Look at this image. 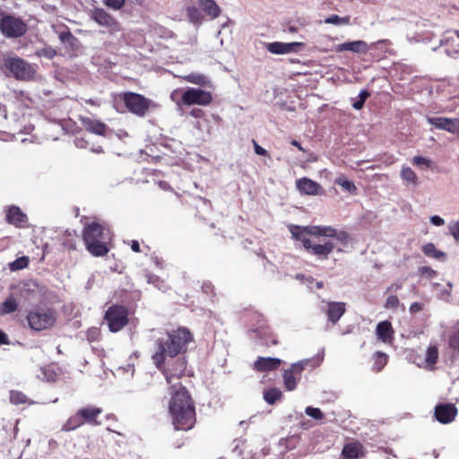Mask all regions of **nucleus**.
I'll list each match as a JSON object with an SVG mask.
<instances>
[{
  "label": "nucleus",
  "instance_id": "f704fd0d",
  "mask_svg": "<svg viewBox=\"0 0 459 459\" xmlns=\"http://www.w3.org/2000/svg\"><path fill=\"white\" fill-rule=\"evenodd\" d=\"M438 359V349L435 345H431L428 348L426 352V364L429 367L434 366Z\"/></svg>",
  "mask_w": 459,
  "mask_h": 459
},
{
  "label": "nucleus",
  "instance_id": "f03ea898",
  "mask_svg": "<svg viewBox=\"0 0 459 459\" xmlns=\"http://www.w3.org/2000/svg\"><path fill=\"white\" fill-rule=\"evenodd\" d=\"M176 430H190L196 423L195 403L186 387L173 393L169 405Z\"/></svg>",
  "mask_w": 459,
  "mask_h": 459
},
{
  "label": "nucleus",
  "instance_id": "9b49d317",
  "mask_svg": "<svg viewBox=\"0 0 459 459\" xmlns=\"http://www.w3.org/2000/svg\"><path fill=\"white\" fill-rule=\"evenodd\" d=\"M28 30L26 22L20 17L2 13L0 19V31L9 39H17L23 36Z\"/></svg>",
  "mask_w": 459,
  "mask_h": 459
},
{
  "label": "nucleus",
  "instance_id": "f257e3e1",
  "mask_svg": "<svg viewBox=\"0 0 459 459\" xmlns=\"http://www.w3.org/2000/svg\"><path fill=\"white\" fill-rule=\"evenodd\" d=\"M193 341L194 336L186 327L167 331L155 342L156 351L152 355L153 364L159 366L165 359L184 355Z\"/></svg>",
  "mask_w": 459,
  "mask_h": 459
},
{
  "label": "nucleus",
  "instance_id": "c756f323",
  "mask_svg": "<svg viewBox=\"0 0 459 459\" xmlns=\"http://www.w3.org/2000/svg\"><path fill=\"white\" fill-rule=\"evenodd\" d=\"M373 359H374V363H373L372 369L377 373V372H380L384 368V367L386 365V363L388 361V356L382 351H377L373 355Z\"/></svg>",
  "mask_w": 459,
  "mask_h": 459
},
{
  "label": "nucleus",
  "instance_id": "c9c22d12",
  "mask_svg": "<svg viewBox=\"0 0 459 459\" xmlns=\"http://www.w3.org/2000/svg\"><path fill=\"white\" fill-rule=\"evenodd\" d=\"M189 21L194 24H201L203 22V15L198 8L195 6L188 7L186 10Z\"/></svg>",
  "mask_w": 459,
  "mask_h": 459
},
{
  "label": "nucleus",
  "instance_id": "58836bf2",
  "mask_svg": "<svg viewBox=\"0 0 459 459\" xmlns=\"http://www.w3.org/2000/svg\"><path fill=\"white\" fill-rule=\"evenodd\" d=\"M335 183L341 186L344 190L351 193L356 191V186L352 181L346 179L345 178L340 177L335 180Z\"/></svg>",
  "mask_w": 459,
  "mask_h": 459
},
{
  "label": "nucleus",
  "instance_id": "0e129e2a",
  "mask_svg": "<svg viewBox=\"0 0 459 459\" xmlns=\"http://www.w3.org/2000/svg\"><path fill=\"white\" fill-rule=\"evenodd\" d=\"M402 288V284L401 283H396V284H394L391 286L390 290H398Z\"/></svg>",
  "mask_w": 459,
  "mask_h": 459
},
{
  "label": "nucleus",
  "instance_id": "4d7b16f0",
  "mask_svg": "<svg viewBox=\"0 0 459 459\" xmlns=\"http://www.w3.org/2000/svg\"><path fill=\"white\" fill-rule=\"evenodd\" d=\"M131 248L135 253H140L141 252L140 244H139V242L137 240H133L132 241Z\"/></svg>",
  "mask_w": 459,
  "mask_h": 459
},
{
  "label": "nucleus",
  "instance_id": "0eeeda50",
  "mask_svg": "<svg viewBox=\"0 0 459 459\" xmlns=\"http://www.w3.org/2000/svg\"><path fill=\"white\" fill-rule=\"evenodd\" d=\"M103 412L102 408L88 405L79 409L75 414L69 417L62 427V430L65 432L73 431L84 424L91 426H98L100 421L98 420L100 415Z\"/></svg>",
  "mask_w": 459,
  "mask_h": 459
},
{
  "label": "nucleus",
  "instance_id": "20e7f679",
  "mask_svg": "<svg viewBox=\"0 0 459 459\" xmlns=\"http://www.w3.org/2000/svg\"><path fill=\"white\" fill-rule=\"evenodd\" d=\"M82 239L86 249L94 256L106 255L109 251L108 247L109 232L98 222H91L84 226Z\"/></svg>",
  "mask_w": 459,
  "mask_h": 459
},
{
  "label": "nucleus",
  "instance_id": "4c0bfd02",
  "mask_svg": "<svg viewBox=\"0 0 459 459\" xmlns=\"http://www.w3.org/2000/svg\"><path fill=\"white\" fill-rule=\"evenodd\" d=\"M29 258L27 256H22L15 259L13 263L10 264V268L13 271L22 270L28 266Z\"/></svg>",
  "mask_w": 459,
  "mask_h": 459
},
{
  "label": "nucleus",
  "instance_id": "2eb2a0df",
  "mask_svg": "<svg viewBox=\"0 0 459 459\" xmlns=\"http://www.w3.org/2000/svg\"><path fill=\"white\" fill-rule=\"evenodd\" d=\"M428 122L437 129L446 130L452 134H459V118L429 117Z\"/></svg>",
  "mask_w": 459,
  "mask_h": 459
},
{
  "label": "nucleus",
  "instance_id": "603ef678",
  "mask_svg": "<svg viewBox=\"0 0 459 459\" xmlns=\"http://www.w3.org/2000/svg\"><path fill=\"white\" fill-rule=\"evenodd\" d=\"M430 221L436 226H442L445 223V221L437 215L432 216Z\"/></svg>",
  "mask_w": 459,
  "mask_h": 459
},
{
  "label": "nucleus",
  "instance_id": "5701e85b",
  "mask_svg": "<svg viewBox=\"0 0 459 459\" xmlns=\"http://www.w3.org/2000/svg\"><path fill=\"white\" fill-rule=\"evenodd\" d=\"M296 187L302 195H316L321 188L320 185L308 178H301L296 180Z\"/></svg>",
  "mask_w": 459,
  "mask_h": 459
},
{
  "label": "nucleus",
  "instance_id": "e433bc0d",
  "mask_svg": "<svg viewBox=\"0 0 459 459\" xmlns=\"http://www.w3.org/2000/svg\"><path fill=\"white\" fill-rule=\"evenodd\" d=\"M350 20V16L340 17L337 14H332L325 20V22L334 25H348Z\"/></svg>",
  "mask_w": 459,
  "mask_h": 459
},
{
  "label": "nucleus",
  "instance_id": "13d9d810",
  "mask_svg": "<svg viewBox=\"0 0 459 459\" xmlns=\"http://www.w3.org/2000/svg\"><path fill=\"white\" fill-rule=\"evenodd\" d=\"M190 114L195 117H201L204 115V111L200 108H193Z\"/></svg>",
  "mask_w": 459,
  "mask_h": 459
},
{
  "label": "nucleus",
  "instance_id": "5fc2aeb1",
  "mask_svg": "<svg viewBox=\"0 0 459 459\" xmlns=\"http://www.w3.org/2000/svg\"><path fill=\"white\" fill-rule=\"evenodd\" d=\"M98 334H99V331H98V329H96V328L90 329V330L88 331V333H87L88 340H90V341H94V340H96L95 335H98Z\"/></svg>",
  "mask_w": 459,
  "mask_h": 459
},
{
  "label": "nucleus",
  "instance_id": "a18cd8bd",
  "mask_svg": "<svg viewBox=\"0 0 459 459\" xmlns=\"http://www.w3.org/2000/svg\"><path fill=\"white\" fill-rule=\"evenodd\" d=\"M59 39L63 43L73 44V41L75 40V38L69 30H64L59 33Z\"/></svg>",
  "mask_w": 459,
  "mask_h": 459
},
{
  "label": "nucleus",
  "instance_id": "2f4dec72",
  "mask_svg": "<svg viewBox=\"0 0 459 459\" xmlns=\"http://www.w3.org/2000/svg\"><path fill=\"white\" fill-rule=\"evenodd\" d=\"M18 303L13 297H8L0 306V313L2 315L11 314L16 311Z\"/></svg>",
  "mask_w": 459,
  "mask_h": 459
},
{
  "label": "nucleus",
  "instance_id": "72a5a7b5",
  "mask_svg": "<svg viewBox=\"0 0 459 459\" xmlns=\"http://www.w3.org/2000/svg\"><path fill=\"white\" fill-rule=\"evenodd\" d=\"M401 177L406 182V184H412L413 186H417L419 183L418 177L416 176L415 172L409 167L403 168L401 171Z\"/></svg>",
  "mask_w": 459,
  "mask_h": 459
},
{
  "label": "nucleus",
  "instance_id": "8fccbe9b",
  "mask_svg": "<svg viewBox=\"0 0 459 459\" xmlns=\"http://www.w3.org/2000/svg\"><path fill=\"white\" fill-rule=\"evenodd\" d=\"M181 93L182 94V90L180 89H177V90H174L171 94H170V99L175 101L178 106L180 104H182L181 102V100L179 101L177 100V98L178 96V94Z\"/></svg>",
  "mask_w": 459,
  "mask_h": 459
},
{
  "label": "nucleus",
  "instance_id": "7c9ffc66",
  "mask_svg": "<svg viewBox=\"0 0 459 459\" xmlns=\"http://www.w3.org/2000/svg\"><path fill=\"white\" fill-rule=\"evenodd\" d=\"M281 396V391L276 387L269 388L264 392V399L268 404H274Z\"/></svg>",
  "mask_w": 459,
  "mask_h": 459
},
{
  "label": "nucleus",
  "instance_id": "f8f14e48",
  "mask_svg": "<svg viewBox=\"0 0 459 459\" xmlns=\"http://www.w3.org/2000/svg\"><path fill=\"white\" fill-rule=\"evenodd\" d=\"M212 101V93L200 88H188L181 94V102L186 106H208Z\"/></svg>",
  "mask_w": 459,
  "mask_h": 459
},
{
  "label": "nucleus",
  "instance_id": "de8ad7c7",
  "mask_svg": "<svg viewBox=\"0 0 459 459\" xmlns=\"http://www.w3.org/2000/svg\"><path fill=\"white\" fill-rule=\"evenodd\" d=\"M10 344V339L8 335L0 329V345H9Z\"/></svg>",
  "mask_w": 459,
  "mask_h": 459
},
{
  "label": "nucleus",
  "instance_id": "e2e57ef3",
  "mask_svg": "<svg viewBox=\"0 0 459 459\" xmlns=\"http://www.w3.org/2000/svg\"><path fill=\"white\" fill-rule=\"evenodd\" d=\"M85 102L89 103L91 105H94V106H100V102L98 100L89 99V100H86Z\"/></svg>",
  "mask_w": 459,
  "mask_h": 459
},
{
  "label": "nucleus",
  "instance_id": "ea45409f",
  "mask_svg": "<svg viewBox=\"0 0 459 459\" xmlns=\"http://www.w3.org/2000/svg\"><path fill=\"white\" fill-rule=\"evenodd\" d=\"M305 412L309 417L316 419V420H322L324 419V414L321 411L319 408H314L311 406H308L306 408Z\"/></svg>",
  "mask_w": 459,
  "mask_h": 459
},
{
  "label": "nucleus",
  "instance_id": "dca6fc26",
  "mask_svg": "<svg viewBox=\"0 0 459 459\" xmlns=\"http://www.w3.org/2000/svg\"><path fill=\"white\" fill-rule=\"evenodd\" d=\"M457 414V409L453 403L437 404L435 407V418L443 424L452 422Z\"/></svg>",
  "mask_w": 459,
  "mask_h": 459
},
{
  "label": "nucleus",
  "instance_id": "423d86ee",
  "mask_svg": "<svg viewBox=\"0 0 459 459\" xmlns=\"http://www.w3.org/2000/svg\"><path fill=\"white\" fill-rule=\"evenodd\" d=\"M118 98L127 110L138 117H144L149 112L154 111L160 107L152 100L133 91L121 92L118 94Z\"/></svg>",
  "mask_w": 459,
  "mask_h": 459
},
{
  "label": "nucleus",
  "instance_id": "6e6552de",
  "mask_svg": "<svg viewBox=\"0 0 459 459\" xmlns=\"http://www.w3.org/2000/svg\"><path fill=\"white\" fill-rule=\"evenodd\" d=\"M103 320L111 333H117L128 325L129 310L124 305L113 304L106 310Z\"/></svg>",
  "mask_w": 459,
  "mask_h": 459
},
{
  "label": "nucleus",
  "instance_id": "4be33fe9",
  "mask_svg": "<svg viewBox=\"0 0 459 459\" xmlns=\"http://www.w3.org/2000/svg\"><path fill=\"white\" fill-rule=\"evenodd\" d=\"M335 248V245L332 241H326L324 244H310V247L307 248V251L316 255L318 259L327 260L329 258V255Z\"/></svg>",
  "mask_w": 459,
  "mask_h": 459
},
{
  "label": "nucleus",
  "instance_id": "ddd939ff",
  "mask_svg": "<svg viewBox=\"0 0 459 459\" xmlns=\"http://www.w3.org/2000/svg\"><path fill=\"white\" fill-rule=\"evenodd\" d=\"M311 359H302L291 364L290 368L283 372V384L288 391H293L301 377L304 369L310 364Z\"/></svg>",
  "mask_w": 459,
  "mask_h": 459
},
{
  "label": "nucleus",
  "instance_id": "79ce46f5",
  "mask_svg": "<svg viewBox=\"0 0 459 459\" xmlns=\"http://www.w3.org/2000/svg\"><path fill=\"white\" fill-rule=\"evenodd\" d=\"M103 3L113 10H120L125 5L126 0H103Z\"/></svg>",
  "mask_w": 459,
  "mask_h": 459
},
{
  "label": "nucleus",
  "instance_id": "052dcab7",
  "mask_svg": "<svg viewBox=\"0 0 459 459\" xmlns=\"http://www.w3.org/2000/svg\"><path fill=\"white\" fill-rule=\"evenodd\" d=\"M255 152L258 155H265L266 151L261 145H254Z\"/></svg>",
  "mask_w": 459,
  "mask_h": 459
},
{
  "label": "nucleus",
  "instance_id": "bb28decb",
  "mask_svg": "<svg viewBox=\"0 0 459 459\" xmlns=\"http://www.w3.org/2000/svg\"><path fill=\"white\" fill-rule=\"evenodd\" d=\"M197 3L200 8L210 16L211 19H215L221 14V7L214 0H197Z\"/></svg>",
  "mask_w": 459,
  "mask_h": 459
},
{
  "label": "nucleus",
  "instance_id": "aec40b11",
  "mask_svg": "<svg viewBox=\"0 0 459 459\" xmlns=\"http://www.w3.org/2000/svg\"><path fill=\"white\" fill-rule=\"evenodd\" d=\"M303 47V43L301 42H290V43H283V42H272L266 45V49L275 55H283L291 52H296L299 48Z\"/></svg>",
  "mask_w": 459,
  "mask_h": 459
},
{
  "label": "nucleus",
  "instance_id": "412c9836",
  "mask_svg": "<svg viewBox=\"0 0 459 459\" xmlns=\"http://www.w3.org/2000/svg\"><path fill=\"white\" fill-rule=\"evenodd\" d=\"M346 312V304L344 302L330 301L326 304L325 314L328 320L335 325Z\"/></svg>",
  "mask_w": 459,
  "mask_h": 459
},
{
  "label": "nucleus",
  "instance_id": "37998d69",
  "mask_svg": "<svg viewBox=\"0 0 459 459\" xmlns=\"http://www.w3.org/2000/svg\"><path fill=\"white\" fill-rule=\"evenodd\" d=\"M449 346L459 355V329L451 336Z\"/></svg>",
  "mask_w": 459,
  "mask_h": 459
},
{
  "label": "nucleus",
  "instance_id": "774afa93",
  "mask_svg": "<svg viewBox=\"0 0 459 459\" xmlns=\"http://www.w3.org/2000/svg\"><path fill=\"white\" fill-rule=\"evenodd\" d=\"M455 35L457 36V38L459 39V30H456L455 31Z\"/></svg>",
  "mask_w": 459,
  "mask_h": 459
},
{
  "label": "nucleus",
  "instance_id": "b1692460",
  "mask_svg": "<svg viewBox=\"0 0 459 459\" xmlns=\"http://www.w3.org/2000/svg\"><path fill=\"white\" fill-rule=\"evenodd\" d=\"M335 49L338 52L351 51L353 53H366L368 50V46L364 40H355L339 44L336 46Z\"/></svg>",
  "mask_w": 459,
  "mask_h": 459
},
{
  "label": "nucleus",
  "instance_id": "680f3d73",
  "mask_svg": "<svg viewBox=\"0 0 459 459\" xmlns=\"http://www.w3.org/2000/svg\"><path fill=\"white\" fill-rule=\"evenodd\" d=\"M64 245L68 249H75V242L74 241H65V242H64Z\"/></svg>",
  "mask_w": 459,
  "mask_h": 459
},
{
  "label": "nucleus",
  "instance_id": "39448f33",
  "mask_svg": "<svg viewBox=\"0 0 459 459\" xmlns=\"http://www.w3.org/2000/svg\"><path fill=\"white\" fill-rule=\"evenodd\" d=\"M26 320L30 329L41 332L53 328L57 321V313L52 307H36L29 310Z\"/></svg>",
  "mask_w": 459,
  "mask_h": 459
},
{
  "label": "nucleus",
  "instance_id": "4468645a",
  "mask_svg": "<svg viewBox=\"0 0 459 459\" xmlns=\"http://www.w3.org/2000/svg\"><path fill=\"white\" fill-rule=\"evenodd\" d=\"M90 17L100 26L107 29V31L114 35L121 30L120 23L102 8H94L91 11Z\"/></svg>",
  "mask_w": 459,
  "mask_h": 459
},
{
  "label": "nucleus",
  "instance_id": "7ed1b4c3",
  "mask_svg": "<svg viewBox=\"0 0 459 459\" xmlns=\"http://www.w3.org/2000/svg\"><path fill=\"white\" fill-rule=\"evenodd\" d=\"M289 230L291 233L293 239L297 241H300L303 245V247L307 250V247H310L311 241L307 238L309 236L316 237H326L331 238H335L339 243L342 246H347L351 240V236L347 231L340 230L338 231L332 226H320V225H311V226H299V225H290Z\"/></svg>",
  "mask_w": 459,
  "mask_h": 459
},
{
  "label": "nucleus",
  "instance_id": "a19ab883",
  "mask_svg": "<svg viewBox=\"0 0 459 459\" xmlns=\"http://www.w3.org/2000/svg\"><path fill=\"white\" fill-rule=\"evenodd\" d=\"M400 301L397 296L390 295L387 297L385 307L388 309H396L399 307Z\"/></svg>",
  "mask_w": 459,
  "mask_h": 459
},
{
  "label": "nucleus",
  "instance_id": "864d4df0",
  "mask_svg": "<svg viewBox=\"0 0 459 459\" xmlns=\"http://www.w3.org/2000/svg\"><path fill=\"white\" fill-rule=\"evenodd\" d=\"M279 343L277 338L274 335H272L270 339L264 341V345L269 347L271 345H277Z\"/></svg>",
  "mask_w": 459,
  "mask_h": 459
},
{
  "label": "nucleus",
  "instance_id": "6ab92c4d",
  "mask_svg": "<svg viewBox=\"0 0 459 459\" xmlns=\"http://www.w3.org/2000/svg\"><path fill=\"white\" fill-rule=\"evenodd\" d=\"M281 364L280 359L259 356L253 364V369L256 372H269L276 370Z\"/></svg>",
  "mask_w": 459,
  "mask_h": 459
},
{
  "label": "nucleus",
  "instance_id": "bf43d9fd",
  "mask_svg": "<svg viewBox=\"0 0 459 459\" xmlns=\"http://www.w3.org/2000/svg\"><path fill=\"white\" fill-rule=\"evenodd\" d=\"M369 97V92L367 90H361L358 98L362 100V101H366V100Z\"/></svg>",
  "mask_w": 459,
  "mask_h": 459
},
{
  "label": "nucleus",
  "instance_id": "a878e982",
  "mask_svg": "<svg viewBox=\"0 0 459 459\" xmlns=\"http://www.w3.org/2000/svg\"><path fill=\"white\" fill-rule=\"evenodd\" d=\"M80 120L87 131L99 135L105 134L107 126L104 123L82 116Z\"/></svg>",
  "mask_w": 459,
  "mask_h": 459
},
{
  "label": "nucleus",
  "instance_id": "49530a36",
  "mask_svg": "<svg viewBox=\"0 0 459 459\" xmlns=\"http://www.w3.org/2000/svg\"><path fill=\"white\" fill-rule=\"evenodd\" d=\"M451 234L456 240H459V222H456L450 226Z\"/></svg>",
  "mask_w": 459,
  "mask_h": 459
},
{
  "label": "nucleus",
  "instance_id": "473e14b6",
  "mask_svg": "<svg viewBox=\"0 0 459 459\" xmlns=\"http://www.w3.org/2000/svg\"><path fill=\"white\" fill-rule=\"evenodd\" d=\"M9 399H10L11 403H13L14 405H21V404H25V403H29V399L26 396V394H24L22 392L17 391V390L10 391Z\"/></svg>",
  "mask_w": 459,
  "mask_h": 459
},
{
  "label": "nucleus",
  "instance_id": "09e8293b",
  "mask_svg": "<svg viewBox=\"0 0 459 459\" xmlns=\"http://www.w3.org/2000/svg\"><path fill=\"white\" fill-rule=\"evenodd\" d=\"M429 161L427 159L421 156H416L413 158L414 165H428Z\"/></svg>",
  "mask_w": 459,
  "mask_h": 459
},
{
  "label": "nucleus",
  "instance_id": "a211bd4d",
  "mask_svg": "<svg viewBox=\"0 0 459 459\" xmlns=\"http://www.w3.org/2000/svg\"><path fill=\"white\" fill-rule=\"evenodd\" d=\"M366 455L364 446L359 441H352L345 444L342 450L343 459H359Z\"/></svg>",
  "mask_w": 459,
  "mask_h": 459
},
{
  "label": "nucleus",
  "instance_id": "393cba45",
  "mask_svg": "<svg viewBox=\"0 0 459 459\" xmlns=\"http://www.w3.org/2000/svg\"><path fill=\"white\" fill-rule=\"evenodd\" d=\"M376 333L383 342H391L394 339V329L392 324L385 320L377 324Z\"/></svg>",
  "mask_w": 459,
  "mask_h": 459
},
{
  "label": "nucleus",
  "instance_id": "f3484780",
  "mask_svg": "<svg viewBox=\"0 0 459 459\" xmlns=\"http://www.w3.org/2000/svg\"><path fill=\"white\" fill-rule=\"evenodd\" d=\"M5 220L16 228H23L28 221V217L20 207L12 205L6 210Z\"/></svg>",
  "mask_w": 459,
  "mask_h": 459
},
{
  "label": "nucleus",
  "instance_id": "6e6d98bb",
  "mask_svg": "<svg viewBox=\"0 0 459 459\" xmlns=\"http://www.w3.org/2000/svg\"><path fill=\"white\" fill-rule=\"evenodd\" d=\"M364 103L365 101H362V100H360L359 98H358V100H356L353 103H352V107L356 109V110H359L363 108L364 106Z\"/></svg>",
  "mask_w": 459,
  "mask_h": 459
},
{
  "label": "nucleus",
  "instance_id": "69168bd1",
  "mask_svg": "<svg viewBox=\"0 0 459 459\" xmlns=\"http://www.w3.org/2000/svg\"><path fill=\"white\" fill-rule=\"evenodd\" d=\"M288 30H289L290 32H291V33H295V32H297V31H298V29H297L296 27H294V26H290V27L288 28Z\"/></svg>",
  "mask_w": 459,
  "mask_h": 459
},
{
  "label": "nucleus",
  "instance_id": "3c124183",
  "mask_svg": "<svg viewBox=\"0 0 459 459\" xmlns=\"http://www.w3.org/2000/svg\"><path fill=\"white\" fill-rule=\"evenodd\" d=\"M422 310V305L419 302H414L410 307L411 313H418Z\"/></svg>",
  "mask_w": 459,
  "mask_h": 459
},
{
  "label": "nucleus",
  "instance_id": "cd10ccee",
  "mask_svg": "<svg viewBox=\"0 0 459 459\" xmlns=\"http://www.w3.org/2000/svg\"><path fill=\"white\" fill-rule=\"evenodd\" d=\"M182 78L183 80L190 83L197 84L200 86H212L210 79L203 74L191 73L186 75H184Z\"/></svg>",
  "mask_w": 459,
  "mask_h": 459
},
{
  "label": "nucleus",
  "instance_id": "9d476101",
  "mask_svg": "<svg viewBox=\"0 0 459 459\" xmlns=\"http://www.w3.org/2000/svg\"><path fill=\"white\" fill-rule=\"evenodd\" d=\"M186 363V358L179 355L165 359L160 365L155 367L163 373L167 382L170 384L174 379H180L185 376Z\"/></svg>",
  "mask_w": 459,
  "mask_h": 459
},
{
  "label": "nucleus",
  "instance_id": "c85d7f7f",
  "mask_svg": "<svg viewBox=\"0 0 459 459\" xmlns=\"http://www.w3.org/2000/svg\"><path fill=\"white\" fill-rule=\"evenodd\" d=\"M422 252L425 255L432 257L437 260L446 257V254L443 251L437 250L433 243H427L422 247Z\"/></svg>",
  "mask_w": 459,
  "mask_h": 459
},
{
  "label": "nucleus",
  "instance_id": "c03bdc74",
  "mask_svg": "<svg viewBox=\"0 0 459 459\" xmlns=\"http://www.w3.org/2000/svg\"><path fill=\"white\" fill-rule=\"evenodd\" d=\"M419 273L429 279H432L437 275V272L427 265L420 267Z\"/></svg>",
  "mask_w": 459,
  "mask_h": 459
},
{
  "label": "nucleus",
  "instance_id": "338daca9",
  "mask_svg": "<svg viewBox=\"0 0 459 459\" xmlns=\"http://www.w3.org/2000/svg\"><path fill=\"white\" fill-rule=\"evenodd\" d=\"M92 151H93V152H101V146H100V145H99V148H98V149H96V150H92Z\"/></svg>",
  "mask_w": 459,
  "mask_h": 459
},
{
  "label": "nucleus",
  "instance_id": "1a4fd4ad",
  "mask_svg": "<svg viewBox=\"0 0 459 459\" xmlns=\"http://www.w3.org/2000/svg\"><path fill=\"white\" fill-rule=\"evenodd\" d=\"M5 69L17 80L30 81L34 78L37 66L20 57H7L4 61Z\"/></svg>",
  "mask_w": 459,
  "mask_h": 459
}]
</instances>
